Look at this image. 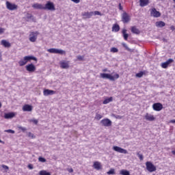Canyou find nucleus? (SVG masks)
I'll return each mask as SVG.
<instances>
[{
  "label": "nucleus",
  "instance_id": "obj_1",
  "mask_svg": "<svg viewBox=\"0 0 175 175\" xmlns=\"http://www.w3.org/2000/svg\"><path fill=\"white\" fill-rule=\"evenodd\" d=\"M100 77H102V79H108V80H110L111 81H116V80H117V79H120V75L116 74L113 77L110 74L101 73Z\"/></svg>",
  "mask_w": 175,
  "mask_h": 175
},
{
  "label": "nucleus",
  "instance_id": "obj_2",
  "mask_svg": "<svg viewBox=\"0 0 175 175\" xmlns=\"http://www.w3.org/2000/svg\"><path fill=\"white\" fill-rule=\"evenodd\" d=\"M146 170L150 172V173H152V172L157 171V167L154 166L151 161H147L146 163Z\"/></svg>",
  "mask_w": 175,
  "mask_h": 175
},
{
  "label": "nucleus",
  "instance_id": "obj_3",
  "mask_svg": "<svg viewBox=\"0 0 175 175\" xmlns=\"http://www.w3.org/2000/svg\"><path fill=\"white\" fill-rule=\"evenodd\" d=\"M44 10H51V12L55 10V5H54V3L47 1L45 6H44Z\"/></svg>",
  "mask_w": 175,
  "mask_h": 175
},
{
  "label": "nucleus",
  "instance_id": "obj_4",
  "mask_svg": "<svg viewBox=\"0 0 175 175\" xmlns=\"http://www.w3.org/2000/svg\"><path fill=\"white\" fill-rule=\"evenodd\" d=\"M47 51L51 54H65V51L55 48L49 49L47 50Z\"/></svg>",
  "mask_w": 175,
  "mask_h": 175
},
{
  "label": "nucleus",
  "instance_id": "obj_5",
  "mask_svg": "<svg viewBox=\"0 0 175 175\" xmlns=\"http://www.w3.org/2000/svg\"><path fill=\"white\" fill-rule=\"evenodd\" d=\"M38 35H39V32L38 31H31L29 34V40L32 42H36V39H38Z\"/></svg>",
  "mask_w": 175,
  "mask_h": 175
},
{
  "label": "nucleus",
  "instance_id": "obj_6",
  "mask_svg": "<svg viewBox=\"0 0 175 175\" xmlns=\"http://www.w3.org/2000/svg\"><path fill=\"white\" fill-rule=\"evenodd\" d=\"M122 21L124 24H128V23L131 21V16L129 14H128V13L124 12L122 14Z\"/></svg>",
  "mask_w": 175,
  "mask_h": 175
},
{
  "label": "nucleus",
  "instance_id": "obj_7",
  "mask_svg": "<svg viewBox=\"0 0 175 175\" xmlns=\"http://www.w3.org/2000/svg\"><path fill=\"white\" fill-rule=\"evenodd\" d=\"M173 62H174V59H169L168 60H167L166 62L161 63V68H163V69H167V67L169 66V65L170 64H173Z\"/></svg>",
  "mask_w": 175,
  "mask_h": 175
},
{
  "label": "nucleus",
  "instance_id": "obj_8",
  "mask_svg": "<svg viewBox=\"0 0 175 175\" xmlns=\"http://www.w3.org/2000/svg\"><path fill=\"white\" fill-rule=\"evenodd\" d=\"M100 124H101V125L103 126H111L112 123H111V120H110L108 118H105V119L102 120L100 122Z\"/></svg>",
  "mask_w": 175,
  "mask_h": 175
},
{
  "label": "nucleus",
  "instance_id": "obj_9",
  "mask_svg": "<svg viewBox=\"0 0 175 175\" xmlns=\"http://www.w3.org/2000/svg\"><path fill=\"white\" fill-rule=\"evenodd\" d=\"M152 107L155 111H161L163 109V105L161 103H156L153 104Z\"/></svg>",
  "mask_w": 175,
  "mask_h": 175
},
{
  "label": "nucleus",
  "instance_id": "obj_10",
  "mask_svg": "<svg viewBox=\"0 0 175 175\" xmlns=\"http://www.w3.org/2000/svg\"><path fill=\"white\" fill-rule=\"evenodd\" d=\"M113 150L116 151V152H120V154H128V150L119 146H113Z\"/></svg>",
  "mask_w": 175,
  "mask_h": 175
},
{
  "label": "nucleus",
  "instance_id": "obj_11",
  "mask_svg": "<svg viewBox=\"0 0 175 175\" xmlns=\"http://www.w3.org/2000/svg\"><path fill=\"white\" fill-rule=\"evenodd\" d=\"M5 5L8 10H16L17 9V5L13 4L9 1H6Z\"/></svg>",
  "mask_w": 175,
  "mask_h": 175
},
{
  "label": "nucleus",
  "instance_id": "obj_12",
  "mask_svg": "<svg viewBox=\"0 0 175 175\" xmlns=\"http://www.w3.org/2000/svg\"><path fill=\"white\" fill-rule=\"evenodd\" d=\"M25 68L26 70H27V72H29L30 73H32L35 72V70H36V67L35 66V65H33V64H28L25 66Z\"/></svg>",
  "mask_w": 175,
  "mask_h": 175
},
{
  "label": "nucleus",
  "instance_id": "obj_13",
  "mask_svg": "<svg viewBox=\"0 0 175 175\" xmlns=\"http://www.w3.org/2000/svg\"><path fill=\"white\" fill-rule=\"evenodd\" d=\"M92 16H94V12H82V17L84 20H85L87 18H91Z\"/></svg>",
  "mask_w": 175,
  "mask_h": 175
},
{
  "label": "nucleus",
  "instance_id": "obj_14",
  "mask_svg": "<svg viewBox=\"0 0 175 175\" xmlns=\"http://www.w3.org/2000/svg\"><path fill=\"white\" fill-rule=\"evenodd\" d=\"M60 68L62 69H69V62L65 60L61 61L59 62Z\"/></svg>",
  "mask_w": 175,
  "mask_h": 175
},
{
  "label": "nucleus",
  "instance_id": "obj_15",
  "mask_svg": "<svg viewBox=\"0 0 175 175\" xmlns=\"http://www.w3.org/2000/svg\"><path fill=\"white\" fill-rule=\"evenodd\" d=\"M150 14L155 18L161 17V12H159V11H157L155 8L152 9V10L150 11Z\"/></svg>",
  "mask_w": 175,
  "mask_h": 175
},
{
  "label": "nucleus",
  "instance_id": "obj_16",
  "mask_svg": "<svg viewBox=\"0 0 175 175\" xmlns=\"http://www.w3.org/2000/svg\"><path fill=\"white\" fill-rule=\"evenodd\" d=\"M25 59V61L27 63L29 62V61H38V59L36 57H35V56H25L23 57Z\"/></svg>",
  "mask_w": 175,
  "mask_h": 175
},
{
  "label": "nucleus",
  "instance_id": "obj_17",
  "mask_svg": "<svg viewBox=\"0 0 175 175\" xmlns=\"http://www.w3.org/2000/svg\"><path fill=\"white\" fill-rule=\"evenodd\" d=\"M145 119L146 121H155V117L148 113L145 115Z\"/></svg>",
  "mask_w": 175,
  "mask_h": 175
},
{
  "label": "nucleus",
  "instance_id": "obj_18",
  "mask_svg": "<svg viewBox=\"0 0 175 175\" xmlns=\"http://www.w3.org/2000/svg\"><path fill=\"white\" fill-rule=\"evenodd\" d=\"M150 3V0H139V6L141 8H144V6H147Z\"/></svg>",
  "mask_w": 175,
  "mask_h": 175
},
{
  "label": "nucleus",
  "instance_id": "obj_19",
  "mask_svg": "<svg viewBox=\"0 0 175 175\" xmlns=\"http://www.w3.org/2000/svg\"><path fill=\"white\" fill-rule=\"evenodd\" d=\"M34 9H40V10H44V5L40 3H35L32 5Z\"/></svg>",
  "mask_w": 175,
  "mask_h": 175
},
{
  "label": "nucleus",
  "instance_id": "obj_20",
  "mask_svg": "<svg viewBox=\"0 0 175 175\" xmlns=\"http://www.w3.org/2000/svg\"><path fill=\"white\" fill-rule=\"evenodd\" d=\"M15 116L14 112H10L5 113L4 118H5V120H9L10 118H13Z\"/></svg>",
  "mask_w": 175,
  "mask_h": 175
},
{
  "label": "nucleus",
  "instance_id": "obj_21",
  "mask_svg": "<svg viewBox=\"0 0 175 175\" xmlns=\"http://www.w3.org/2000/svg\"><path fill=\"white\" fill-rule=\"evenodd\" d=\"M53 94H55V92H54L53 90H51L49 89H46L44 90V96H49V95H53Z\"/></svg>",
  "mask_w": 175,
  "mask_h": 175
},
{
  "label": "nucleus",
  "instance_id": "obj_22",
  "mask_svg": "<svg viewBox=\"0 0 175 175\" xmlns=\"http://www.w3.org/2000/svg\"><path fill=\"white\" fill-rule=\"evenodd\" d=\"M32 109H33L32 105H29L28 104H26L23 107V110L24 111H31Z\"/></svg>",
  "mask_w": 175,
  "mask_h": 175
},
{
  "label": "nucleus",
  "instance_id": "obj_23",
  "mask_svg": "<svg viewBox=\"0 0 175 175\" xmlns=\"http://www.w3.org/2000/svg\"><path fill=\"white\" fill-rule=\"evenodd\" d=\"M93 167H94L96 170H100V169H102V165L99 161H95L94 163Z\"/></svg>",
  "mask_w": 175,
  "mask_h": 175
},
{
  "label": "nucleus",
  "instance_id": "obj_24",
  "mask_svg": "<svg viewBox=\"0 0 175 175\" xmlns=\"http://www.w3.org/2000/svg\"><path fill=\"white\" fill-rule=\"evenodd\" d=\"M155 25L157 28H163V27L166 25V23H165L163 21H157L156 22Z\"/></svg>",
  "mask_w": 175,
  "mask_h": 175
},
{
  "label": "nucleus",
  "instance_id": "obj_25",
  "mask_svg": "<svg viewBox=\"0 0 175 175\" xmlns=\"http://www.w3.org/2000/svg\"><path fill=\"white\" fill-rule=\"evenodd\" d=\"M132 33H135V35H139L140 33V30L136 27V26L131 27Z\"/></svg>",
  "mask_w": 175,
  "mask_h": 175
},
{
  "label": "nucleus",
  "instance_id": "obj_26",
  "mask_svg": "<svg viewBox=\"0 0 175 175\" xmlns=\"http://www.w3.org/2000/svg\"><path fill=\"white\" fill-rule=\"evenodd\" d=\"M1 44H2V46H4V47H10L12 46L10 44V42H8L6 40H1Z\"/></svg>",
  "mask_w": 175,
  "mask_h": 175
},
{
  "label": "nucleus",
  "instance_id": "obj_27",
  "mask_svg": "<svg viewBox=\"0 0 175 175\" xmlns=\"http://www.w3.org/2000/svg\"><path fill=\"white\" fill-rule=\"evenodd\" d=\"M122 33L123 35L124 40H128V38H129V34L126 33V29H124L122 31Z\"/></svg>",
  "mask_w": 175,
  "mask_h": 175
},
{
  "label": "nucleus",
  "instance_id": "obj_28",
  "mask_svg": "<svg viewBox=\"0 0 175 175\" xmlns=\"http://www.w3.org/2000/svg\"><path fill=\"white\" fill-rule=\"evenodd\" d=\"M122 45L123 46V47H124V49H126V50H127V51H129L130 53H133V51H135V49H129V47H128V45H126V44L125 43H122Z\"/></svg>",
  "mask_w": 175,
  "mask_h": 175
},
{
  "label": "nucleus",
  "instance_id": "obj_29",
  "mask_svg": "<svg viewBox=\"0 0 175 175\" xmlns=\"http://www.w3.org/2000/svg\"><path fill=\"white\" fill-rule=\"evenodd\" d=\"M112 30L115 32H118V31H120V25H118V24L113 25Z\"/></svg>",
  "mask_w": 175,
  "mask_h": 175
},
{
  "label": "nucleus",
  "instance_id": "obj_30",
  "mask_svg": "<svg viewBox=\"0 0 175 175\" xmlns=\"http://www.w3.org/2000/svg\"><path fill=\"white\" fill-rule=\"evenodd\" d=\"M110 102H113V97H109V98L104 100L103 103V105H107V103H110Z\"/></svg>",
  "mask_w": 175,
  "mask_h": 175
},
{
  "label": "nucleus",
  "instance_id": "obj_31",
  "mask_svg": "<svg viewBox=\"0 0 175 175\" xmlns=\"http://www.w3.org/2000/svg\"><path fill=\"white\" fill-rule=\"evenodd\" d=\"M120 174H122V175H131V173L129 172V171H128L126 170H122L120 172Z\"/></svg>",
  "mask_w": 175,
  "mask_h": 175
},
{
  "label": "nucleus",
  "instance_id": "obj_32",
  "mask_svg": "<svg viewBox=\"0 0 175 175\" xmlns=\"http://www.w3.org/2000/svg\"><path fill=\"white\" fill-rule=\"evenodd\" d=\"M39 175H51V174L46 170H41L39 172Z\"/></svg>",
  "mask_w": 175,
  "mask_h": 175
},
{
  "label": "nucleus",
  "instance_id": "obj_33",
  "mask_svg": "<svg viewBox=\"0 0 175 175\" xmlns=\"http://www.w3.org/2000/svg\"><path fill=\"white\" fill-rule=\"evenodd\" d=\"M143 75H144V72L143 71H141L135 75L136 77H138L140 79V77H143Z\"/></svg>",
  "mask_w": 175,
  "mask_h": 175
},
{
  "label": "nucleus",
  "instance_id": "obj_34",
  "mask_svg": "<svg viewBox=\"0 0 175 175\" xmlns=\"http://www.w3.org/2000/svg\"><path fill=\"white\" fill-rule=\"evenodd\" d=\"M111 53H118V49L112 47L110 50Z\"/></svg>",
  "mask_w": 175,
  "mask_h": 175
},
{
  "label": "nucleus",
  "instance_id": "obj_35",
  "mask_svg": "<svg viewBox=\"0 0 175 175\" xmlns=\"http://www.w3.org/2000/svg\"><path fill=\"white\" fill-rule=\"evenodd\" d=\"M27 18H28V19L31 18L33 20V21H35V18H33V16H32V14H27Z\"/></svg>",
  "mask_w": 175,
  "mask_h": 175
},
{
  "label": "nucleus",
  "instance_id": "obj_36",
  "mask_svg": "<svg viewBox=\"0 0 175 175\" xmlns=\"http://www.w3.org/2000/svg\"><path fill=\"white\" fill-rule=\"evenodd\" d=\"M137 155L139 157V159H140V161H143V159H144V157H143V154H140V152H137Z\"/></svg>",
  "mask_w": 175,
  "mask_h": 175
},
{
  "label": "nucleus",
  "instance_id": "obj_37",
  "mask_svg": "<svg viewBox=\"0 0 175 175\" xmlns=\"http://www.w3.org/2000/svg\"><path fill=\"white\" fill-rule=\"evenodd\" d=\"M18 65L19 66H24V65H25V62H24L23 61V59H21L19 62H18Z\"/></svg>",
  "mask_w": 175,
  "mask_h": 175
},
{
  "label": "nucleus",
  "instance_id": "obj_38",
  "mask_svg": "<svg viewBox=\"0 0 175 175\" xmlns=\"http://www.w3.org/2000/svg\"><path fill=\"white\" fill-rule=\"evenodd\" d=\"M107 174H116V172L114 171V169H111L108 172Z\"/></svg>",
  "mask_w": 175,
  "mask_h": 175
},
{
  "label": "nucleus",
  "instance_id": "obj_39",
  "mask_svg": "<svg viewBox=\"0 0 175 175\" xmlns=\"http://www.w3.org/2000/svg\"><path fill=\"white\" fill-rule=\"evenodd\" d=\"M94 16H102V14L99 11H94L93 12Z\"/></svg>",
  "mask_w": 175,
  "mask_h": 175
},
{
  "label": "nucleus",
  "instance_id": "obj_40",
  "mask_svg": "<svg viewBox=\"0 0 175 175\" xmlns=\"http://www.w3.org/2000/svg\"><path fill=\"white\" fill-rule=\"evenodd\" d=\"M38 161H40V162H43V163H44V162H46V159H44V158H43V157H40L39 158H38Z\"/></svg>",
  "mask_w": 175,
  "mask_h": 175
},
{
  "label": "nucleus",
  "instance_id": "obj_41",
  "mask_svg": "<svg viewBox=\"0 0 175 175\" xmlns=\"http://www.w3.org/2000/svg\"><path fill=\"white\" fill-rule=\"evenodd\" d=\"M4 132H6L7 133H15V131L12 129L5 130Z\"/></svg>",
  "mask_w": 175,
  "mask_h": 175
},
{
  "label": "nucleus",
  "instance_id": "obj_42",
  "mask_svg": "<svg viewBox=\"0 0 175 175\" xmlns=\"http://www.w3.org/2000/svg\"><path fill=\"white\" fill-rule=\"evenodd\" d=\"M78 61H83V59H84V56H81V55H78L77 57Z\"/></svg>",
  "mask_w": 175,
  "mask_h": 175
},
{
  "label": "nucleus",
  "instance_id": "obj_43",
  "mask_svg": "<svg viewBox=\"0 0 175 175\" xmlns=\"http://www.w3.org/2000/svg\"><path fill=\"white\" fill-rule=\"evenodd\" d=\"M18 129H21V131H22V132H25L27 131V128L23 127L21 126H18Z\"/></svg>",
  "mask_w": 175,
  "mask_h": 175
},
{
  "label": "nucleus",
  "instance_id": "obj_44",
  "mask_svg": "<svg viewBox=\"0 0 175 175\" xmlns=\"http://www.w3.org/2000/svg\"><path fill=\"white\" fill-rule=\"evenodd\" d=\"M113 117H115V118H117L118 120H121V118H122V116L119 115H113Z\"/></svg>",
  "mask_w": 175,
  "mask_h": 175
},
{
  "label": "nucleus",
  "instance_id": "obj_45",
  "mask_svg": "<svg viewBox=\"0 0 175 175\" xmlns=\"http://www.w3.org/2000/svg\"><path fill=\"white\" fill-rule=\"evenodd\" d=\"M27 136H29V137H31V139H33L35 137V136H33V134L31 132L27 133Z\"/></svg>",
  "mask_w": 175,
  "mask_h": 175
},
{
  "label": "nucleus",
  "instance_id": "obj_46",
  "mask_svg": "<svg viewBox=\"0 0 175 175\" xmlns=\"http://www.w3.org/2000/svg\"><path fill=\"white\" fill-rule=\"evenodd\" d=\"M96 120H100V118H102V115H100V114H97V115L96 116Z\"/></svg>",
  "mask_w": 175,
  "mask_h": 175
},
{
  "label": "nucleus",
  "instance_id": "obj_47",
  "mask_svg": "<svg viewBox=\"0 0 175 175\" xmlns=\"http://www.w3.org/2000/svg\"><path fill=\"white\" fill-rule=\"evenodd\" d=\"M1 167L3 169H5V170H9V167L8 165H2Z\"/></svg>",
  "mask_w": 175,
  "mask_h": 175
},
{
  "label": "nucleus",
  "instance_id": "obj_48",
  "mask_svg": "<svg viewBox=\"0 0 175 175\" xmlns=\"http://www.w3.org/2000/svg\"><path fill=\"white\" fill-rule=\"evenodd\" d=\"M5 32V29L0 27V35H2Z\"/></svg>",
  "mask_w": 175,
  "mask_h": 175
},
{
  "label": "nucleus",
  "instance_id": "obj_49",
  "mask_svg": "<svg viewBox=\"0 0 175 175\" xmlns=\"http://www.w3.org/2000/svg\"><path fill=\"white\" fill-rule=\"evenodd\" d=\"M27 167H28L29 169H30L31 170H32V169H33V165L32 164H29V165H27Z\"/></svg>",
  "mask_w": 175,
  "mask_h": 175
},
{
  "label": "nucleus",
  "instance_id": "obj_50",
  "mask_svg": "<svg viewBox=\"0 0 175 175\" xmlns=\"http://www.w3.org/2000/svg\"><path fill=\"white\" fill-rule=\"evenodd\" d=\"M74 3H80V0H71Z\"/></svg>",
  "mask_w": 175,
  "mask_h": 175
},
{
  "label": "nucleus",
  "instance_id": "obj_51",
  "mask_svg": "<svg viewBox=\"0 0 175 175\" xmlns=\"http://www.w3.org/2000/svg\"><path fill=\"white\" fill-rule=\"evenodd\" d=\"M32 121V122H33V124H35L36 125H38V120H31Z\"/></svg>",
  "mask_w": 175,
  "mask_h": 175
},
{
  "label": "nucleus",
  "instance_id": "obj_52",
  "mask_svg": "<svg viewBox=\"0 0 175 175\" xmlns=\"http://www.w3.org/2000/svg\"><path fill=\"white\" fill-rule=\"evenodd\" d=\"M123 8L122 5H121V3H119V10H122Z\"/></svg>",
  "mask_w": 175,
  "mask_h": 175
},
{
  "label": "nucleus",
  "instance_id": "obj_53",
  "mask_svg": "<svg viewBox=\"0 0 175 175\" xmlns=\"http://www.w3.org/2000/svg\"><path fill=\"white\" fill-rule=\"evenodd\" d=\"M170 29H171V31H174V29H175L174 26H171Z\"/></svg>",
  "mask_w": 175,
  "mask_h": 175
},
{
  "label": "nucleus",
  "instance_id": "obj_54",
  "mask_svg": "<svg viewBox=\"0 0 175 175\" xmlns=\"http://www.w3.org/2000/svg\"><path fill=\"white\" fill-rule=\"evenodd\" d=\"M68 172H69V173H73V169H70V170H68Z\"/></svg>",
  "mask_w": 175,
  "mask_h": 175
},
{
  "label": "nucleus",
  "instance_id": "obj_55",
  "mask_svg": "<svg viewBox=\"0 0 175 175\" xmlns=\"http://www.w3.org/2000/svg\"><path fill=\"white\" fill-rule=\"evenodd\" d=\"M22 61L23 62H25V65H27V62L25 61V59L23 58V59H22Z\"/></svg>",
  "mask_w": 175,
  "mask_h": 175
},
{
  "label": "nucleus",
  "instance_id": "obj_56",
  "mask_svg": "<svg viewBox=\"0 0 175 175\" xmlns=\"http://www.w3.org/2000/svg\"><path fill=\"white\" fill-rule=\"evenodd\" d=\"M170 122H171L172 124H175V120H170Z\"/></svg>",
  "mask_w": 175,
  "mask_h": 175
},
{
  "label": "nucleus",
  "instance_id": "obj_57",
  "mask_svg": "<svg viewBox=\"0 0 175 175\" xmlns=\"http://www.w3.org/2000/svg\"><path fill=\"white\" fill-rule=\"evenodd\" d=\"M172 154H173V155H175V150H172Z\"/></svg>",
  "mask_w": 175,
  "mask_h": 175
},
{
  "label": "nucleus",
  "instance_id": "obj_58",
  "mask_svg": "<svg viewBox=\"0 0 175 175\" xmlns=\"http://www.w3.org/2000/svg\"><path fill=\"white\" fill-rule=\"evenodd\" d=\"M0 143H2L3 144H5V142L0 139Z\"/></svg>",
  "mask_w": 175,
  "mask_h": 175
},
{
  "label": "nucleus",
  "instance_id": "obj_59",
  "mask_svg": "<svg viewBox=\"0 0 175 175\" xmlns=\"http://www.w3.org/2000/svg\"><path fill=\"white\" fill-rule=\"evenodd\" d=\"M2 107V103L0 102V109Z\"/></svg>",
  "mask_w": 175,
  "mask_h": 175
},
{
  "label": "nucleus",
  "instance_id": "obj_60",
  "mask_svg": "<svg viewBox=\"0 0 175 175\" xmlns=\"http://www.w3.org/2000/svg\"><path fill=\"white\" fill-rule=\"evenodd\" d=\"M107 69H104L103 70V72H107Z\"/></svg>",
  "mask_w": 175,
  "mask_h": 175
},
{
  "label": "nucleus",
  "instance_id": "obj_61",
  "mask_svg": "<svg viewBox=\"0 0 175 175\" xmlns=\"http://www.w3.org/2000/svg\"><path fill=\"white\" fill-rule=\"evenodd\" d=\"M2 59V57H1V54H0V60H1Z\"/></svg>",
  "mask_w": 175,
  "mask_h": 175
}]
</instances>
